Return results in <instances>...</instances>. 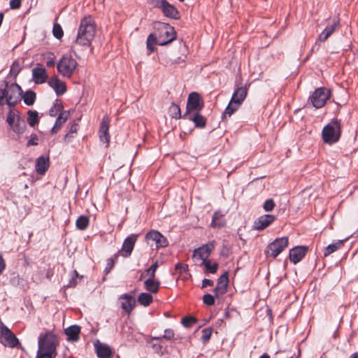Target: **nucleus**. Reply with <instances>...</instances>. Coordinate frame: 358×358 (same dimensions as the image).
I'll return each instance as SVG.
<instances>
[{"instance_id": "obj_1", "label": "nucleus", "mask_w": 358, "mask_h": 358, "mask_svg": "<svg viewBox=\"0 0 358 358\" xmlns=\"http://www.w3.org/2000/svg\"><path fill=\"white\" fill-rule=\"evenodd\" d=\"M96 24L91 16H85L81 20L74 45L90 46L94 38Z\"/></svg>"}, {"instance_id": "obj_2", "label": "nucleus", "mask_w": 358, "mask_h": 358, "mask_svg": "<svg viewBox=\"0 0 358 358\" xmlns=\"http://www.w3.org/2000/svg\"><path fill=\"white\" fill-rule=\"evenodd\" d=\"M58 340L51 332L41 334L38 337V349L36 358H55Z\"/></svg>"}, {"instance_id": "obj_3", "label": "nucleus", "mask_w": 358, "mask_h": 358, "mask_svg": "<svg viewBox=\"0 0 358 358\" xmlns=\"http://www.w3.org/2000/svg\"><path fill=\"white\" fill-rule=\"evenodd\" d=\"M22 88L17 83L8 84L5 82L4 88L0 87V106L7 104L10 108L15 106L21 100Z\"/></svg>"}, {"instance_id": "obj_4", "label": "nucleus", "mask_w": 358, "mask_h": 358, "mask_svg": "<svg viewBox=\"0 0 358 358\" xmlns=\"http://www.w3.org/2000/svg\"><path fill=\"white\" fill-rule=\"evenodd\" d=\"M247 94L248 89L246 87H237L233 93L228 106L224 110L223 117H226L227 115L230 117L235 111H236L246 98Z\"/></svg>"}, {"instance_id": "obj_5", "label": "nucleus", "mask_w": 358, "mask_h": 358, "mask_svg": "<svg viewBox=\"0 0 358 358\" xmlns=\"http://www.w3.org/2000/svg\"><path fill=\"white\" fill-rule=\"evenodd\" d=\"M322 139L324 143L333 144L336 143L341 136V124L337 120H331L327 124L322 131Z\"/></svg>"}, {"instance_id": "obj_6", "label": "nucleus", "mask_w": 358, "mask_h": 358, "mask_svg": "<svg viewBox=\"0 0 358 358\" xmlns=\"http://www.w3.org/2000/svg\"><path fill=\"white\" fill-rule=\"evenodd\" d=\"M77 61L71 55H64L57 63L58 73L64 78H70L78 67Z\"/></svg>"}, {"instance_id": "obj_7", "label": "nucleus", "mask_w": 358, "mask_h": 358, "mask_svg": "<svg viewBox=\"0 0 358 358\" xmlns=\"http://www.w3.org/2000/svg\"><path fill=\"white\" fill-rule=\"evenodd\" d=\"M288 246V238L282 237L275 239L269 243L266 250L265 255L267 258H275Z\"/></svg>"}, {"instance_id": "obj_8", "label": "nucleus", "mask_w": 358, "mask_h": 358, "mask_svg": "<svg viewBox=\"0 0 358 358\" xmlns=\"http://www.w3.org/2000/svg\"><path fill=\"white\" fill-rule=\"evenodd\" d=\"M176 38L174 28L169 24H163L160 29V33L157 38V44L165 45L172 42Z\"/></svg>"}, {"instance_id": "obj_9", "label": "nucleus", "mask_w": 358, "mask_h": 358, "mask_svg": "<svg viewBox=\"0 0 358 358\" xmlns=\"http://www.w3.org/2000/svg\"><path fill=\"white\" fill-rule=\"evenodd\" d=\"M329 98L330 91L324 87H320L315 90L310 97V100L315 108H320L325 104Z\"/></svg>"}, {"instance_id": "obj_10", "label": "nucleus", "mask_w": 358, "mask_h": 358, "mask_svg": "<svg viewBox=\"0 0 358 358\" xmlns=\"http://www.w3.org/2000/svg\"><path fill=\"white\" fill-rule=\"evenodd\" d=\"M0 342L5 346L15 348L19 341L14 334L6 326L0 327Z\"/></svg>"}, {"instance_id": "obj_11", "label": "nucleus", "mask_w": 358, "mask_h": 358, "mask_svg": "<svg viewBox=\"0 0 358 358\" xmlns=\"http://www.w3.org/2000/svg\"><path fill=\"white\" fill-rule=\"evenodd\" d=\"M215 248V242L211 241L196 248L194 251L193 257L201 262L208 261V258Z\"/></svg>"}, {"instance_id": "obj_12", "label": "nucleus", "mask_w": 358, "mask_h": 358, "mask_svg": "<svg viewBox=\"0 0 358 358\" xmlns=\"http://www.w3.org/2000/svg\"><path fill=\"white\" fill-rule=\"evenodd\" d=\"M203 108V102L197 92H192L189 94L187 102V113L199 111Z\"/></svg>"}, {"instance_id": "obj_13", "label": "nucleus", "mask_w": 358, "mask_h": 358, "mask_svg": "<svg viewBox=\"0 0 358 358\" xmlns=\"http://www.w3.org/2000/svg\"><path fill=\"white\" fill-rule=\"evenodd\" d=\"M138 235L131 234L125 238L122 246V249L117 252L124 257H128L131 255L135 243L137 240Z\"/></svg>"}, {"instance_id": "obj_14", "label": "nucleus", "mask_w": 358, "mask_h": 358, "mask_svg": "<svg viewBox=\"0 0 358 358\" xmlns=\"http://www.w3.org/2000/svg\"><path fill=\"white\" fill-rule=\"evenodd\" d=\"M275 220V216L270 214L259 217L254 222V229L262 231L270 226Z\"/></svg>"}, {"instance_id": "obj_15", "label": "nucleus", "mask_w": 358, "mask_h": 358, "mask_svg": "<svg viewBox=\"0 0 358 358\" xmlns=\"http://www.w3.org/2000/svg\"><path fill=\"white\" fill-rule=\"evenodd\" d=\"M109 127H110V119L106 115L104 116L101 122L100 127H99V138L101 141L108 145L110 142V135H109Z\"/></svg>"}, {"instance_id": "obj_16", "label": "nucleus", "mask_w": 358, "mask_h": 358, "mask_svg": "<svg viewBox=\"0 0 358 358\" xmlns=\"http://www.w3.org/2000/svg\"><path fill=\"white\" fill-rule=\"evenodd\" d=\"M228 283V275L227 273H224L219 277L217 285L213 289L215 297L218 298L220 295H222L227 292Z\"/></svg>"}, {"instance_id": "obj_17", "label": "nucleus", "mask_w": 358, "mask_h": 358, "mask_svg": "<svg viewBox=\"0 0 358 358\" xmlns=\"http://www.w3.org/2000/svg\"><path fill=\"white\" fill-rule=\"evenodd\" d=\"M339 26V21L337 20H333L330 22L325 29L317 37V41L324 43L328 38L335 31V30Z\"/></svg>"}, {"instance_id": "obj_18", "label": "nucleus", "mask_w": 358, "mask_h": 358, "mask_svg": "<svg viewBox=\"0 0 358 358\" xmlns=\"http://www.w3.org/2000/svg\"><path fill=\"white\" fill-rule=\"evenodd\" d=\"M308 251L306 246H296L289 251V259L294 264L299 263L306 255Z\"/></svg>"}, {"instance_id": "obj_19", "label": "nucleus", "mask_w": 358, "mask_h": 358, "mask_svg": "<svg viewBox=\"0 0 358 358\" xmlns=\"http://www.w3.org/2000/svg\"><path fill=\"white\" fill-rule=\"evenodd\" d=\"M145 238L148 241H153L155 243L157 248H162L168 245V241L166 238L157 231H150L145 236Z\"/></svg>"}, {"instance_id": "obj_20", "label": "nucleus", "mask_w": 358, "mask_h": 358, "mask_svg": "<svg viewBox=\"0 0 358 358\" xmlns=\"http://www.w3.org/2000/svg\"><path fill=\"white\" fill-rule=\"evenodd\" d=\"M161 10L164 15L171 19H179L180 13L178 9L172 4H170L167 1L161 2Z\"/></svg>"}, {"instance_id": "obj_21", "label": "nucleus", "mask_w": 358, "mask_h": 358, "mask_svg": "<svg viewBox=\"0 0 358 358\" xmlns=\"http://www.w3.org/2000/svg\"><path fill=\"white\" fill-rule=\"evenodd\" d=\"M121 308L127 313H131L136 305L135 298L129 294H124L120 297Z\"/></svg>"}, {"instance_id": "obj_22", "label": "nucleus", "mask_w": 358, "mask_h": 358, "mask_svg": "<svg viewBox=\"0 0 358 358\" xmlns=\"http://www.w3.org/2000/svg\"><path fill=\"white\" fill-rule=\"evenodd\" d=\"M46 69L42 66H36L32 69V79L36 84H42L48 79Z\"/></svg>"}, {"instance_id": "obj_23", "label": "nucleus", "mask_w": 358, "mask_h": 358, "mask_svg": "<svg viewBox=\"0 0 358 358\" xmlns=\"http://www.w3.org/2000/svg\"><path fill=\"white\" fill-rule=\"evenodd\" d=\"M48 85L55 90L58 96L64 94L66 91V83L56 76L52 77L49 80Z\"/></svg>"}, {"instance_id": "obj_24", "label": "nucleus", "mask_w": 358, "mask_h": 358, "mask_svg": "<svg viewBox=\"0 0 358 358\" xmlns=\"http://www.w3.org/2000/svg\"><path fill=\"white\" fill-rule=\"evenodd\" d=\"M49 166V158L41 156L36 162V171L38 174H44L48 171Z\"/></svg>"}, {"instance_id": "obj_25", "label": "nucleus", "mask_w": 358, "mask_h": 358, "mask_svg": "<svg viewBox=\"0 0 358 358\" xmlns=\"http://www.w3.org/2000/svg\"><path fill=\"white\" fill-rule=\"evenodd\" d=\"M184 117L192 120L196 127L203 128L206 124V118L198 113L193 115L191 113H185Z\"/></svg>"}, {"instance_id": "obj_26", "label": "nucleus", "mask_w": 358, "mask_h": 358, "mask_svg": "<svg viewBox=\"0 0 358 358\" xmlns=\"http://www.w3.org/2000/svg\"><path fill=\"white\" fill-rule=\"evenodd\" d=\"M96 352L99 358H110L113 354L110 348L103 343L96 345Z\"/></svg>"}, {"instance_id": "obj_27", "label": "nucleus", "mask_w": 358, "mask_h": 358, "mask_svg": "<svg viewBox=\"0 0 358 358\" xmlns=\"http://www.w3.org/2000/svg\"><path fill=\"white\" fill-rule=\"evenodd\" d=\"M69 116V111H63L59 113V116L57 117L55 125L51 129V132L52 134L57 133L59 129L62 127V124L66 122V121L68 120Z\"/></svg>"}, {"instance_id": "obj_28", "label": "nucleus", "mask_w": 358, "mask_h": 358, "mask_svg": "<svg viewBox=\"0 0 358 358\" xmlns=\"http://www.w3.org/2000/svg\"><path fill=\"white\" fill-rule=\"evenodd\" d=\"M80 332V328L77 325L71 326L65 330V334L68 336V340L71 341H78Z\"/></svg>"}, {"instance_id": "obj_29", "label": "nucleus", "mask_w": 358, "mask_h": 358, "mask_svg": "<svg viewBox=\"0 0 358 358\" xmlns=\"http://www.w3.org/2000/svg\"><path fill=\"white\" fill-rule=\"evenodd\" d=\"M145 289L151 293L158 292L160 287V281L155 279H146L144 282Z\"/></svg>"}, {"instance_id": "obj_30", "label": "nucleus", "mask_w": 358, "mask_h": 358, "mask_svg": "<svg viewBox=\"0 0 358 358\" xmlns=\"http://www.w3.org/2000/svg\"><path fill=\"white\" fill-rule=\"evenodd\" d=\"M224 215L220 212L216 211L214 213L210 226L213 228H220L224 225V222L222 220Z\"/></svg>"}, {"instance_id": "obj_31", "label": "nucleus", "mask_w": 358, "mask_h": 358, "mask_svg": "<svg viewBox=\"0 0 358 358\" xmlns=\"http://www.w3.org/2000/svg\"><path fill=\"white\" fill-rule=\"evenodd\" d=\"M344 241H338L334 243L329 244L326 247L324 255L329 256L331 253L340 249L343 245Z\"/></svg>"}, {"instance_id": "obj_32", "label": "nucleus", "mask_w": 358, "mask_h": 358, "mask_svg": "<svg viewBox=\"0 0 358 358\" xmlns=\"http://www.w3.org/2000/svg\"><path fill=\"white\" fill-rule=\"evenodd\" d=\"M152 301L153 297L147 292H142L138 296V302L143 306H148Z\"/></svg>"}, {"instance_id": "obj_33", "label": "nucleus", "mask_w": 358, "mask_h": 358, "mask_svg": "<svg viewBox=\"0 0 358 358\" xmlns=\"http://www.w3.org/2000/svg\"><path fill=\"white\" fill-rule=\"evenodd\" d=\"M10 128L16 134H22L26 128V124L25 122L20 118V117H17L16 122L13 124V126H10Z\"/></svg>"}, {"instance_id": "obj_34", "label": "nucleus", "mask_w": 358, "mask_h": 358, "mask_svg": "<svg viewBox=\"0 0 358 358\" xmlns=\"http://www.w3.org/2000/svg\"><path fill=\"white\" fill-rule=\"evenodd\" d=\"M90 224V220L87 216L80 215L78 217L76 222V227L80 230H85L87 228Z\"/></svg>"}, {"instance_id": "obj_35", "label": "nucleus", "mask_w": 358, "mask_h": 358, "mask_svg": "<svg viewBox=\"0 0 358 358\" xmlns=\"http://www.w3.org/2000/svg\"><path fill=\"white\" fill-rule=\"evenodd\" d=\"M36 95L34 91L28 90L24 93L23 100L26 105L32 106L36 101Z\"/></svg>"}, {"instance_id": "obj_36", "label": "nucleus", "mask_w": 358, "mask_h": 358, "mask_svg": "<svg viewBox=\"0 0 358 358\" xmlns=\"http://www.w3.org/2000/svg\"><path fill=\"white\" fill-rule=\"evenodd\" d=\"M169 113L171 117L180 119L181 117V111L179 106L172 103L169 108Z\"/></svg>"}, {"instance_id": "obj_37", "label": "nucleus", "mask_w": 358, "mask_h": 358, "mask_svg": "<svg viewBox=\"0 0 358 358\" xmlns=\"http://www.w3.org/2000/svg\"><path fill=\"white\" fill-rule=\"evenodd\" d=\"M28 117L27 122L31 127H34L39 122L38 113L34 110H29L27 112Z\"/></svg>"}, {"instance_id": "obj_38", "label": "nucleus", "mask_w": 358, "mask_h": 358, "mask_svg": "<svg viewBox=\"0 0 358 358\" xmlns=\"http://www.w3.org/2000/svg\"><path fill=\"white\" fill-rule=\"evenodd\" d=\"M201 265H203L206 268V271L210 273H215L218 269V264L214 263L211 264L210 261L201 262Z\"/></svg>"}, {"instance_id": "obj_39", "label": "nucleus", "mask_w": 358, "mask_h": 358, "mask_svg": "<svg viewBox=\"0 0 358 358\" xmlns=\"http://www.w3.org/2000/svg\"><path fill=\"white\" fill-rule=\"evenodd\" d=\"M146 43L150 53L152 52L155 50V45L157 43V38L154 34H151L148 36Z\"/></svg>"}, {"instance_id": "obj_40", "label": "nucleus", "mask_w": 358, "mask_h": 358, "mask_svg": "<svg viewBox=\"0 0 358 358\" xmlns=\"http://www.w3.org/2000/svg\"><path fill=\"white\" fill-rule=\"evenodd\" d=\"M119 257V253H116L114 255V257H111L107 259L106 266L105 268V272L108 273L111 269L113 268L115 265V261Z\"/></svg>"}, {"instance_id": "obj_41", "label": "nucleus", "mask_w": 358, "mask_h": 358, "mask_svg": "<svg viewBox=\"0 0 358 358\" xmlns=\"http://www.w3.org/2000/svg\"><path fill=\"white\" fill-rule=\"evenodd\" d=\"M52 33H53L54 36L57 39L62 38L64 35V32H63V29H62V27L60 26V24H57V23L55 24L53 26Z\"/></svg>"}, {"instance_id": "obj_42", "label": "nucleus", "mask_w": 358, "mask_h": 358, "mask_svg": "<svg viewBox=\"0 0 358 358\" xmlns=\"http://www.w3.org/2000/svg\"><path fill=\"white\" fill-rule=\"evenodd\" d=\"M20 70H21V68H20L19 62L17 61H15L10 66V76L15 78L19 74Z\"/></svg>"}, {"instance_id": "obj_43", "label": "nucleus", "mask_w": 358, "mask_h": 358, "mask_svg": "<svg viewBox=\"0 0 358 358\" xmlns=\"http://www.w3.org/2000/svg\"><path fill=\"white\" fill-rule=\"evenodd\" d=\"M78 124L77 123H73L71 125L69 131L65 135L64 140L65 141H69V138L73 137V134H76L78 131Z\"/></svg>"}, {"instance_id": "obj_44", "label": "nucleus", "mask_w": 358, "mask_h": 358, "mask_svg": "<svg viewBox=\"0 0 358 358\" xmlns=\"http://www.w3.org/2000/svg\"><path fill=\"white\" fill-rule=\"evenodd\" d=\"M174 337V332L171 329H166L164 330V334L162 336V338H166L167 340H171ZM162 338V337H153L152 340L159 341Z\"/></svg>"}, {"instance_id": "obj_45", "label": "nucleus", "mask_w": 358, "mask_h": 358, "mask_svg": "<svg viewBox=\"0 0 358 358\" xmlns=\"http://www.w3.org/2000/svg\"><path fill=\"white\" fill-rule=\"evenodd\" d=\"M17 117H19L18 115H16L15 112L13 110H10L7 118L6 122L9 124V126H13V124L16 122Z\"/></svg>"}, {"instance_id": "obj_46", "label": "nucleus", "mask_w": 358, "mask_h": 358, "mask_svg": "<svg viewBox=\"0 0 358 358\" xmlns=\"http://www.w3.org/2000/svg\"><path fill=\"white\" fill-rule=\"evenodd\" d=\"M201 332H202V336H201L202 341L204 343L208 342L210 340L211 335H212V332H213L212 328L203 329Z\"/></svg>"}, {"instance_id": "obj_47", "label": "nucleus", "mask_w": 358, "mask_h": 358, "mask_svg": "<svg viewBox=\"0 0 358 358\" xmlns=\"http://www.w3.org/2000/svg\"><path fill=\"white\" fill-rule=\"evenodd\" d=\"M275 206V202L272 199L266 200L263 205V208L266 212H270L274 209Z\"/></svg>"}, {"instance_id": "obj_48", "label": "nucleus", "mask_w": 358, "mask_h": 358, "mask_svg": "<svg viewBox=\"0 0 358 358\" xmlns=\"http://www.w3.org/2000/svg\"><path fill=\"white\" fill-rule=\"evenodd\" d=\"M195 323H196V319L194 317H185L182 319V324L185 327H191Z\"/></svg>"}, {"instance_id": "obj_49", "label": "nucleus", "mask_w": 358, "mask_h": 358, "mask_svg": "<svg viewBox=\"0 0 358 358\" xmlns=\"http://www.w3.org/2000/svg\"><path fill=\"white\" fill-rule=\"evenodd\" d=\"M62 109V106L61 104L55 103L50 108L49 110V115L51 117H55L58 114V113L61 111Z\"/></svg>"}, {"instance_id": "obj_50", "label": "nucleus", "mask_w": 358, "mask_h": 358, "mask_svg": "<svg viewBox=\"0 0 358 358\" xmlns=\"http://www.w3.org/2000/svg\"><path fill=\"white\" fill-rule=\"evenodd\" d=\"M215 296L206 294L203 296V301L207 306H213L215 303Z\"/></svg>"}, {"instance_id": "obj_51", "label": "nucleus", "mask_w": 358, "mask_h": 358, "mask_svg": "<svg viewBox=\"0 0 358 358\" xmlns=\"http://www.w3.org/2000/svg\"><path fill=\"white\" fill-rule=\"evenodd\" d=\"M176 271H178L179 273H185L188 271V266L187 264H182V263H178L175 266Z\"/></svg>"}, {"instance_id": "obj_52", "label": "nucleus", "mask_w": 358, "mask_h": 358, "mask_svg": "<svg viewBox=\"0 0 358 358\" xmlns=\"http://www.w3.org/2000/svg\"><path fill=\"white\" fill-rule=\"evenodd\" d=\"M82 278L83 276H80L78 271L74 270L72 273L71 280L69 282V287H74L76 285L77 282L76 281V278Z\"/></svg>"}, {"instance_id": "obj_53", "label": "nucleus", "mask_w": 358, "mask_h": 358, "mask_svg": "<svg viewBox=\"0 0 358 358\" xmlns=\"http://www.w3.org/2000/svg\"><path fill=\"white\" fill-rule=\"evenodd\" d=\"M21 6V0H10V7L12 9H17Z\"/></svg>"}, {"instance_id": "obj_54", "label": "nucleus", "mask_w": 358, "mask_h": 358, "mask_svg": "<svg viewBox=\"0 0 358 358\" xmlns=\"http://www.w3.org/2000/svg\"><path fill=\"white\" fill-rule=\"evenodd\" d=\"M145 274L148 277V279H155V273L156 272H155L154 271L151 270L150 268H148V269H146L145 271Z\"/></svg>"}, {"instance_id": "obj_55", "label": "nucleus", "mask_w": 358, "mask_h": 358, "mask_svg": "<svg viewBox=\"0 0 358 358\" xmlns=\"http://www.w3.org/2000/svg\"><path fill=\"white\" fill-rule=\"evenodd\" d=\"M150 3L152 4L155 7L159 8L161 9V2L166 1V0H149Z\"/></svg>"}, {"instance_id": "obj_56", "label": "nucleus", "mask_w": 358, "mask_h": 358, "mask_svg": "<svg viewBox=\"0 0 358 358\" xmlns=\"http://www.w3.org/2000/svg\"><path fill=\"white\" fill-rule=\"evenodd\" d=\"M38 140L36 135H34L31 136V138L29 140L27 145H36L38 143L36 141Z\"/></svg>"}, {"instance_id": "obj_57", "label": "nucleus", "mask_w": 358, "mask_h": 358, "mask_svg": "<svg viewBox=\"0 0 358 358\" xmlns=\"http://www.w3.org/2000/svg\"><path fill=\"white\" fill-rule=\"evenodd\" d=\"M213 281L210 279L205 278L202 281V287H206L207 286H213Z\"/></svg>"}, {"instance_id": "obj_58", "label": "nucleus", "mask_w": 358, "mask_h": 358, "mask_svg": "<svg viewBox=\"0 0 358 358\" xmlns=\"http://www.w3.org/2000/svg\"><path fill=\"white\" fill-rule=\"evenodd\" d=\"M6 264L3 257L0 255V274L5 269Z\"/></svg>"}, {"instance_id": "obj_59", "label": "nucleus", "mask_w": 358, "mask_h": 358, "mask_svg": "<svg viewBox=\"0 0 358 358\" xmlns=\"http://www.w3.org/2000/svg\"><path fill=\"white\" fill-rule=\"evenodd\" d=\"M158 268V262H155L150 267V268L152 271H154L155 272H156L157 269Z\"/></svg>"}, {"instance_id": "obj_60", "label": "nucleus", "mask_w": 358, "mask_h": 358, "mask_svg": "<svg viewBox=\"0 0 358 358\" xmlns=\"http://www.w3.org/2000/svg\"><path fill=\"white\" fill-rule=\"evenodd\" d=\"M46 65L48 66V67H51L52 66L55 65V62L54 60L51 59V60H49L46 62Z\"/></svg>"}, {"instance_id": "obj_61", "label": "nucleus", "mask_w": 358, "mask_h": 358, "mask_svg": "<svg viewBox=\"0 0 358 358\" xmlns=\"http://www.w3.org/2000/svg\"><path fill=\"white\" fill-rule=\"evenodd\" d=\"M349 358H358V352H355L352 354Z\"/></svg>"}, {"instance_id": "obj_62", "label": "nucleus", "mask_w": 358, "mask_h": 358, "mask_svg": "<svg viewBox=\"0 0 358 358\" xmlns=\"http://www.w3.org/2000/svg\"><path fill=\"white\" fill-rule=\"evenodd\" d=\"M259 358H270V356L268 354L264 353V355L260 356Z\"/></svg>"}, {"instance_id": "obj_63", "label": "nucleus", "mask_w": 358, "mask_h": 358, "mask_svg": "<svg viewBox=\"0 0 358 358\" xmlns=\"http://www.w3.org/2000/svg\"><path fill=\"white\" fill-rule=\"evenodd\" d=\"M147 277L146 274H145V272H144L143 273H142L139 278V280H143L144 278Z\"/></svg>"}, {"instance_id": "obj_64", "label": "nucleus", "mask_w": 358, "mask_h": 358, "mask_svg": "<svg viewBox=\"0 0 358 358\" xmlns=\"http://www.w3.org/2000/svg\"><path fill=\"white\" fill-rule=\"evenodd\" d=\"M290 358H293V357H290Z\"/></svg>"}]
</instances>
